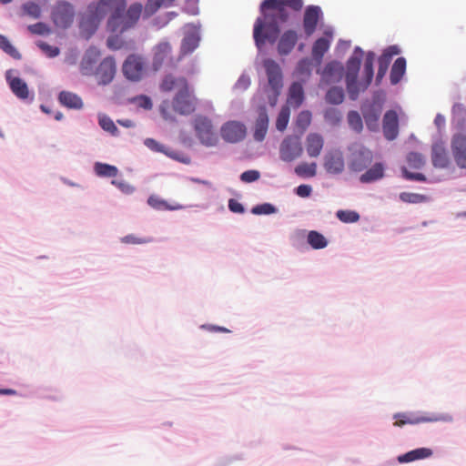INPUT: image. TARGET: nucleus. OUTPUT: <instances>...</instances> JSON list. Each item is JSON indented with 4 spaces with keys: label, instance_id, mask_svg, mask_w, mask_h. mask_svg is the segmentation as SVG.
<instances>
[{
    "label": "nucleus",
    "instance_id": "obj_1",
    "mask_svg": "<svg viewBox=\"0 0 466 466\" xmlns=\"http://www.w3.org/2000/svg\"><path fill=\"white\" fill-rule=\"evenodd\" d=\"M126 7L125 0H99L97 3L90 4L81 16V31L86 33L87 36L91 35L106 15L112 11L106 25L108 31L124 33L136 25L143 10L139 3L131 5L127 10Z\"/></svg>",
    "mask_w": 466,
    "mask_h": 466
},
{
    "label": "nucleus",
    "instance_id": "obj_2",
    "mask_svg": "<svg viewBox=\"0 0 466 466\" xmlns=\"http://www.w3.org/2000/svg\"><path fill=\"white\" fill-rule=\"evenodd\" d=\"M262 16L256 19L253 37L258 48L268 41L274 44L279 35V25L286 23L289 14L281 0H264L260 5Z\"/></svg>",
    "mask_w": 466,
    "mask_h": 466
},
{
    "label": "nucleus",
    "instance_id": "obj_3",
    "mask_svg": "<svg viewBox=\"0 0 466 466\" xmlns=\"http://www.w3.org/2000/svg\"><path fill=\"white\" fill-rule=\"evenodd\" d=\"M161 90L169 92L177 89L172 102L164 101L160 106V113L166 120H173L171 109L174 112L187 116L196 110L197 98L190 90L187 80L185 77L167 76L161 83Z\"/></svg>",
    "mask_w": 466,
    "mask_h": 466
},
{
    "label": "nucleus",
    "instance_id": "obj_4",
    "mask_svg": "<svg viewBox=\"0 0 466 466\" xmlns=\"http://www.w3.org/2000/svg\"><path fill=\"white\" fill-rule=\"evenodd\" d=\"M362 56L363 51L360 47L357 46L354 50L353 56L347 61L346 86L349 96L353 100L357 98L360 89L365 90L370 85L373 78V63L375 60V54L373 52H368L363 70L365 81L360 85L357 82Z\"/></svg>",
    "mask_w": 466,
    "mask_h": 466
},
{
    "label": "nucleus",
    "instance_id": "obj_5",
    "mask_svg": "<svg viewBox=\"0 0 466 466\" xmlns=\"http://www.w3.org/2000/svg\"><path fill=\"white\" fill-rule=\"evenodd\" d=\"M194 129L201 144L206 147H214L217 145L218 137L214 131L212 122L209 118L203 116H196L194 119Z\"/></svg>",
    "mask_w": 466,
    "mask_h": 466
},
{
    "label": "nucleus",
    "instance_id": "obj_6",
    "mask_svg": "<svg viewBox=\"0 0 466 466\" xmlns=\"http://www.w3.org/2000/svg\"><path fill=\"white\" fill-rule=\"evenodd\" d=\"M75 8L72 4L66 1H59L53 7L51 18L59 28H68L75 19Z\"/></svg>",
    "mask_w": 466,
    "mask_h": 466
},
{
    "label": "nucleus",
    "instance_id": "obj_7",
    "mask_svg": "<svg viewBox=\"0 0 466 466\" xmlns=\"http://www.w3.org/2000/svg\"><path fill=\"white\" fill-rule=\"evenodd\" d=\"M351 157L350 168L355 172H360L367 168L372 162V151L362 145L355 144L350 148Z\"/></svg>",
    "mask_w": 466,
    "mask_h": 466
},
{
    "label": "nucleus",
    "instance_id": "obj_8",
    "mask_svg": "<svg viewBox=\"0 0 466 466\" xmlns=\"http://www.w3.org/2000/svg\"><path fill=\"white\" fill-rule=\"evenodd\" d=\"M146 64L142 56L132 54L125 60L122 71L124 76L131 81H138L145 72Z\"/></svg>",
    "mask_w": 466,
    "mask_h": 466
},
{
    "label": "nucleus",
    "instance_id": "obj_9",
    "mask_svg": "<svg viewBox=\"0 0 466 466\" xmlns=\"http://www.w3.org/2000/svg\"><path fill=\"white\" fill-rule=\"evenodd\" d=\"M268 85L275 93V96H279L282 86V72L279 65L273 59L268 58L263 61Z\"/></svg>",
    "mask_w": 466,
    "mask_h": 466
},
{
    "label": "nucleus",
    "instance_id": "obj_10",
    "mask_svg": "<svg viewBox=\"0 0 466 466\" xmlns=\"http://www.w3.org/2000/svg\"><path fill=\"white\" fill-rule=\"evenodd\" d=\"M222 138L228 143L243 140L247 134L246 126L238 121H228L220 129Z\"/></svg>",
    "mask_w": 466,
    "mask_h": 466
},
{
    "label": "nucleus",
    "instance_id": "obj_11",
    "mask_svg": "<svg viewBox=\"0 0 466 466\" xmlns=\"http://www.w3.org/2000/svg\"><path fill=\"white\" fill-rule=\"evenodd\" d=\"M302 147L297 137H286L280 145V157L286 162L293 161L302 154Z\"/></svg>",
    "mask_w": 466,
    "mask_h": 466
},
{
    "label": "nucleus",
    "instance_id": "obj_12",
    "mask_svg": "<svg viewBox=\"0 0 466 466\" xmlns=\"http://www.w3.org/2000/svg\"><path fill=\"white\" fill-rule=\"evenodd\" d=\"M116 72L115 59L111 56L104 58L97 66L95 76L98 85H108L112 82Z\"/></svg>",
    "mask_w": 466,
    "mask_h": 466
},
{
    "label": "nucleus",
    "instance_id": "obj_13",
    "mask_svg": "<svg viewBox=\"0 0 466 466\" xmlns=\"http://www.w3.org/2000/svg\"><path fill=\"white\" fill-rule=\"evenodd\" d=\"M322 16V12L318 5H309L303 15V29L307 36H310L315 32L319 21Z\"/></svg>",
    "mask_w": 466,
    "mask_h": 466
},
{
    "label": "nucleus",
    "instance_id": "obj_14",
    "mask_svg": "<svg viewBox=\"0 0 466 466\" xmlns=\"http://www.w3.org/2000/svg\"><path fill=\"white\" fill-rule=\"evenodd\" d=\"M324 167L329 174L338 175L345 167L343 154L339 150H330L324 157Z\"/></svg>",
    "mask_w": 466,
    "mask_h": 466
},
{
    "label": "nucleus",
    "instance_id": "obj_15",
    "mask_svg": "<svg viewBox=\"0 0 466 466\" xmlns=\"http://www.w3.org/2000/svg\"><path fill=\"white\" fill-rule=\"evenodd\" d=\"M451 151L458 167L466 168V136L457 134L451 140Z\"/></svg>",
    "mask_w": 466,
    "mask_h": 466
},
{
    "label": "nucleus",
    "instance_id": "obj_16",
    "mask_svg": "<svg viewBox=\"0 0 466 466\" xmlns=\"http://www.w3.org/2000/svg\"><path fill=\"white\" fill-rule=\"evenodd\" d=\"M382 130L384 137L388 140H393L399 134V117L394 110H389L385 113L382 122Z\"/></svg>",
    "mask_w": 466,
    "mask_h": 466
},
{
    "label": "nucleus",
    "instance_id": "obj_17",
    "mask_svg": "<svg viewBox=\"0 0 466 466\" xmlns=\"http://www.w3.org/2000/svg\"><path fill=\"white\" fill-rule=\"evenodd\" d=\"M6 81L12 92L19 98H26L28 96V87L25 81L15 76L13 69L7 70L5 73Z\"/></svg>",
    "mask_w": 466,
    "mask_h": 466
},
{
    "label": "nucleus",
    "instance_id": "obj_18",
    "mask_svg": "<svg viewBox=\"0 0 466 466\" xmlns=\"http://www.w3.org/2000/svg\"><path fill=\"white\" fill-rule=\"evenodd\" d=\"M343 71L344 67L341 63L331 61L325 66L321 73L322 79L328 84L337 83L342 78Z\"/></svg>",
    "mask_w": 466,
    "mask_h": 466
},
{
    "label": "nucleus",
    "instance_id": "obj_19",
    "mask_svg": "<svg viewBox=\"0 0 466 466\" xmlns=\"http://www.w3.org/2000/svg\"><path fill=\"white\" fill-rule=\"evenodd\" d=\"M298 42V34L295 30H287L279 37L278 52L280 56L289 55Z\"/></svg>",
    "mask_w": 466,
    "mask_h": 466
},
{
    "label": "nucleus",
    "instance_id": "obj_20",
    "mask_svg": "<svg viewBox=\"0 0 466 466\" xmlns=\"http://www.w3.org/2000/svg\"><path fill=\"white\" fill-rule=\"evenodd\" d=\"M306 151L309 157H318L324 147V138L318 133H309L306 137Z\"/></svg>",
    "mask_w": 466,
    "mask_h": 466
},
{
    "label": "nucleus",
    "instance_id": "obj_21",
    "mask_svg": "<svg viewBox=\"0 0 466 466\" xmlns=\"http://www.w3.org/2000/svg\"><path fill=\"white\" fill-rule=\"evenodd\" d=\"M268 127V116L265 107H261L255 122L253 137L256 141L264 140Z\"/></svg>",
    "mask_w": 466,
    "mask_h": 466
},
{
    "label": "nucleus",
    "instance_id": "obj_22",
    "mask_svg": "<svg viewBox=\"0 0 466 466\" xmlns=\"http://www.w3.org/2000/svg\"><path fill=\"white\" fill-rule=\"evenodd\" d=\"M145 145L153 151L164 153L171 158L177 159L182 163L188 164L190 162V158L188 157H180L177 152L167 149L164 145L158 143L153 138H147L145 140Z\"/></svg>",
    "mask_w": 466,
    "mask_h": 466
},
{
    "label": "nucleus",
    "instance_id": "obj_23",
    "mask_svg": "<svg viewBox=\"0 0 466 466\" xmlns=\"http://www.w3.org/2000/svg\"><path fill=\"white\" fill-rule=\"evenodd\" d=\"M394 419L396 421L394 422V426L402 427L406 424H419L421 422L434 421L437 420V418H428L424 416H418L412 413H398L394 415Z\"/></svg>",
    "mask_w": 466,
    "mask_h": 466
},
{
    "label": "nucleus",
    "instance_id": "obj_24",
    "mask_svg": "<svg viewBox=\"0 0 466 466\" xmlns=\"http://www.w3.org/2000/svg\"><path fill=\"white\" fill-rule=\"evenodd\" d=\"M59 103L70 109H81L83 101L79 96L69 91H61L58 95Z\"/></svg>",
    "mask_w": 466,
    "mask_h": 466
},
{
    "label": "nucleus",
    "instance_id": "obj_25",
    "mask_svg": "<svg viewBox=\"0 0 466 466\" xmlns=\"http://www.w3.org/2000/svg\"><path fill=\"white\" fill-rule=\"evenodd\" d=\"M432 455V451L429 448H418L412 450L410 451L406 452L405 454L400 455L398 457V461L400 463H408L418 460H422L429 458Z\"/></svg>",
    "mask_w": 466,
    "mask_h": 466
},
{
    "label": "nucleus",
    "instance_id": "obj_26",
    "mask_svg": "<svg viewBox=\"0 0 466 466\" xmlns=\"http://www.w3.org/2000/svg\"><path fill=\"white\" fill-rule=\"evenodd\" d=\"M304 100V90L303 86L299 82H294L289 89L288 103L294 108H298L301 106Z\"/></svg>",
    "mask_w": 466,
    "mask_h": 466
},
{
    "label": "nucleus",
    "instance_id": "obj_27",
    "mask_svg": "<svg viewBox=\"0 0 466 466\" xmlns=\"http://www.w3.org/2000/svg\"><path fill=\"white\" fill-rule=\"evenodd\" d=\"M147 204L154 209L164 211V210H179L184 208V207L178 203L168 204L165 199L160 198L157 195H151L147 198Z\"/></svg>",
    "mask_w": 466,
    "mask_h": 466
},
{
    "label": "nucleus",
    "instance_id": "obj_28",
    "mask_svg": "<svg viewBox=\"0 0 466 466\" xmlns=\"http://www.w3.org/2000/svg\"><path fill=\"white\" fill-rule=\"evenodd\" d=\"M384 177V165L382 163H375L370 168L360 177L362 183H371Z\"/></svg>",
    "mask_w": 466,
    "mask_h": 466
},
{
    "label": "nucleus",
    "instance_id": "obj_29",
    "mask_svg": "<svg viewBox=\"0 0 466 466\" xmlns=\"http://www.w3.org/2000/svg\"><path fill=\"white\" fill-rule=\"evenodd\" d=\"M329 41L324 37H320L314 42L311 55L318 66L320 65L325 53L329 48Z\"/></svg>",
    "mask_w": 466,
    "mask_h": 466
},
{
    "label": "nucleus",
    "instance_id": "obj_30",
    "mask_svg": "<svg viewBox=\"0 0 466 466\" xmlns=\"http://www.w3.org/2000/svg\"><path fill=\"white\" fill-rule=\"evenodd\" d=\"M432 164L437 167H446L449 164V157L446 149L441 145L432 147Z\"/></svg>",
    "mask_w": 466,
    "mask_h": 466
},
{
    "label": "nucleus",
    "instance_id": "obj_31",
    "mask_svg": "<svg viewBox=\"0 0 466 466\" xmlns=\"http://www.w3.org/2000/svg\"><path fill=\"white\" fill-rule=\"evenodd\" d=\"M406 71V59L404 57H399L395 60L390 70V82L392 85L398 84Z\"/></svg>",
    "mask_w": 466,
    "mask_h": 466
},
{
    "label": "nucleus",
    "instance_id": "obj_32",
    "mask_svg": "<svg viewBox=\"0 0 466 466\" xmlns=\"http://www.w3.org/2000/svg\"><path fill=\"white\" fill-rule=\"evenodd\" d=\"M168 59H171V46L167 42L159 43L155 48V64L161 65Z\"/></svg>",
    "mask_w": 466,
    "mask_h": 466
},
{
    "label": "nucleus",
    "instance_id": "obj_33",
    "mask_svg": "<svg viewBox=\"0 0 466 466\" xmlns=\"http://www.w3.org/2000/svg\"><path fill=\"white\" fill-rule=\"evenodd\" d=\"M308 243L314 249H321L328 246L326 238L318 231L311 230L308 234Z\"/></svg>",
    "mask_w": 466,
    "mask_h": 466
},
{
    "label": "nucleus",
    "instance_id": "obj_34",
    "mask_svg": "<svg viewBox=\"0 0 466 466\" xmlns=\"http://www.w3.org/2000/svg\"><path fill=\"white\" fill-rule=\"evenodd\" d=\"M295 173L301 177H313L317 173L316 163H300L295 167Z\"/></svg>",
    "mask_w": 466,
    "mask_h": 466
},
{
    "label": "nucleus",
    "instance_id": "obj_35",
    "mask_svg": "<svg viewBox=\"0 0 466 466\" xmlns=\"http://www.w3.org/2000/svg\"><path fill=\"white\" fill-rule=\"evenodd\" d=\"M95 171L97 176L106 177H115L118 173L116 167L104 163H96Z\"/></svg>",
    "mask_w": 466,
    "mask_h": 466
},
{
    "label": "nucleus",
    "instance_id": "obj_36",
    "mask_svg": "<svg viewBox=\"0 0 466 466\" xmlns=\"http://www.w3.org/2000/svg\"><path fill=\"white\" fill-rule=\"evenodd\" d=\"M290 116V110L289 106H284L281 107L277 120H276V128L279 131H284L289 124Z\"/></svg>",
    "mask_w": 466,
    "mask_h": 466
},
{
    "label": "nucleus",
    "instance_id": "obj_37",
    "mask_svg": "<svg viewBox=\"0 0 466 466\" xmlns=\"http://www.w3.org/2000/svg\"><path fill=\"white\" fill-rule=\"evenodd\" d=\"M344 93L339 87H331L326 94V101L329 104L339 105L343 102Z\"/></svg>",
    "mask_w": 466,
    "mask_h": 466
},
{
    "label": "nucleus",
    "instance_id": "obj_38",
    "mask_svg": "<svg viewBox=\"0 0 466 466\" xmlns=\"http://www.w3.org/2000/svg\"><path fill=\"white\" fill-rule=\"evenodd\" d=\"M98 123L103 130L109 132L113 136H116L118 134L116 126L109 116L106 115L99 116Z\"/></svg>",
    "mask_w": 466,
    "mask_h": 466
},
{
    "label": "nucleus",
    "instance_id": "obj_39",
    "mask_svg": "<svg viewBox=\"0 0 466 466\" xmlns=\"http://www.w3.org/2000/svg\"><path fill=\"white\" fill-rule=\"evenodd\" d=\"M0 48L15 59L21 57L16 48L13 46L10 41L3 35H0Z\"/></svg>",
    "mask_w": 466,
    "mask_h": 466
},
{
    "label": "nucleus",
    "instance_id": "obj_40",
    "mask_svg": "<svg viewBox=\"0 0 466 466\" xmlns=\"http://www.w3.org/2000/svg\"><path fill=\"white\" fill-rule=\"evenodd\" d=\"M400 199L405 203L418 204L427 200V197L418 193L402 192L400 194Z\"/></svg>",
    "mask_w": 466,
    "mask_h": 466
},
{
    "label": "nucleus",
    "instance_id": "obj_41",
    "mask_svg": "<svg viewBox=\"0 0 466 466\" xmlns=\"http://www.w3.org/2000/svg\"><path fill=\"white\" fill-rule=\"evenodd\" d=\"M407 162L410 167L415 169L421 168L425 164L423 156L417 152L409 153L407 156Z\"/></svg>",
    "mask_w": 466,
    "mask_h": 466
},
{
    "label": "nucleus",
    "instance_id": "obj_42",
    "mask_svg": "<svg viewBox=\"0 0 466 466\" xmlns=\"http://www.w3.org/2000/svg\"><path fill=\"white\" fill-rule=\"evenodd\" d=\"M336 215L344 223H354L360 219V215L352 210H339Z\"/></svg>",
    "mask_w": 466,
    "mask_h": 466
},
{
    "label": "nucleus",
    "instance_id": "obj_43",
    "mask_svg": "<svg viewBox=\"0 0 466 466\" xmlns=\"http://www.w3.org/2000/svg\"><path fill=\"white\" fill-rule=\"evenodd\" d=\"M348 121L350 127L355 131L360 132L363 127L361 117L356 111H350L348 114Z\"/></svg>",
    "mask_w": 466,
    "mask_h": 466
},
{
    "label": "nucleus",
    "instance_id": "obj_44",
    "mask_svg": "<svg viewBox=\"0 0 466 466\" xmlns=\"http://www.w3.org/2000/svg\"><path fill=\"white\" fill-rule=\"evenodd\" d=\"M198 44V38L194 35H188L183 39L181 48L185 53L192 52Z\"/></svg>",
    "mask_w": 466,
    "mask_h": 466
},
{
    "label": "nucleus",
    "instance_id": "obj_45",
    "mask_svg": "<svg viewBox=\"0 0 466 466\" xmlns=\"http://www.w3.org/2000/svg\"><path fill=\"white\" fill-rule=\"evenodd\" d=\"M35 45L39 49L46 55L48 57H55L59 54V48L56 46H50L43 41H36Z\"/></svg>",
    "mask_w": 466,
    "mask_h": 466
},
{
    "label": "nucleus",
    "instance_id": "obj_46",
    "mask_svg": "<svg viewBox=\"0 0 466 466\" xmlns=\"http://www.w3.org/2000/svg\"><path fill=\"white\" fill-rule=\"evenodd\" d=\"M311 122V113L308 110L301 111L296 120V124L299 127L305 130Z\"/></svg>",
    "mask_w": 466,
    "mask_h": 466
},
{
    "label": "nucleus",
    "instance_id": "obj_47",
    "mask_svg": "<svg viewBox=\"0 0 466 466\" xmlns=\"http://www.w3.org/2000/svg\"><path fill=\"white\" fill-rule=\"evenodd\" d=\"M311 71V61L309 58L301 59L297 66L296 72L299 76H309Z\"/></svg>",
    "mask_w": 466,
    "mask_h": 466
},
{
    "label": "nucleus",
    "instance_id": "obj_48",
    "mask_svg": "<svg viewBox=\"0 0 466 466\" xmlns=\"http://www.w3.org/2000/svg\"><path fill=\"white\" fill-rule=\"evenodd\" d=\"M252 213L256 215H269L276 211V208L273 205L269 203H264L261 205H258L252 208Z\"/></svg>",
    "mask_w": 466,
    "mask_h": 466
},
{
    "label": "nucleus",
    "instance_id": "obj_49",
    "mask_svg": "<svg viewBox=\"0 0 466 466\" xmlns=\"http://www.w3.org/2000/svg\"><path fill=\"white\" fill-rule=\"evenodd\" d=\"M162 3L159 0H147L145 5V15L146 16H151L154 15L161 6Z\"/></svg>",
    "mask_w": 466,
    "mask_h": 466
},
{
    "label": "nucleus",
    "instance_id": "obj_50",
    "mask_svg": "<svg viewBox=\"0 0 466 466\" xmlns=\"http://www.w3.org/2000/svg\"><path fill=\"white\" fill-rule=\"evenodd\" d=\"M51 33V28L45 23H36L31 25V34L39 35H47Z\"/></svg>",
    "mask_w": 466,
    "mask_h": 466
},
{
    "label": "nucleus",
    "instance_id": "obj_51",
    "mask_svg": "<svg viewBox=\"0 0 466 466\" xmlns=\"http://www.w3.org/2000/svg\"><path fill=\"white\" fill-rule=\"evenodd\" d=\"M390 63V61L388 60V58L383 57L381 56L379 57V68H378V73H377V81H380L384 77V76L388 70Z\"/></svg>",
    "mask_w": 466,
    "mask_h": 466
},
{
    "label": "nucleus",
    "instance_id": "obj_52",
    "mask_svg": "<svg viewBox=\"0 0 466 466\" xmlns=\"http://www.w3.org/2000/svg\"><path fill=\"white\" fill-rule=\"evenodd\" d=\"M149 241V238H138L135 235H127L121 238V242L125 244H145Z\"/></svg>",
    "mask_w": 466,
    "mask_h": 466
},
{
    "label": "nucleus",
    "instance_id": "obj_53",
    "mask_svg": "<svg viewBox=\"0 0 466 466\" xmlns=\"http://www.w3.org/2000/svg\"><path fill=\"white\" fill-rule=\"evenodd\" d=\"M133 101L139 106L144 109H151L152 108V101L147 96H138L133 98Z\"/></svg>",
    "mask_w": 466,
    "mask_h": 466
},
{
    "label": "nucleus",
    "instance_id": "obj_54",
    "mask_svg": "<svg viewBox=\"0 0 466 466\" xmlns=\"http://www.w3.org/2000/svg\"><path fill=\"white\" fill-rule=\"evenodd\" d=\"M259 172L257 170H248L241 174L240 179L246 183H251L259 178Z\"/></svg>",
    "mask_w": 466,
    "mask_h": 466
},
{
    "label": "nucleus",
    "instance_id": "obj_55",
    "mask_svg": "<svg viewBox=\"0 0 466 466\" xmlns=\"http://www.w3.org/2000/svg\"><path fill=\"white\" fill-rule=\"evenodd\" d=\"M107 46L111 49H120L123 46V40L118 35H111L106 41Z\"/></svg>",
    "mask_w": 466,
    "mask_h": 466
},
{
    "label": "nucleus",
    "instance_id": "obj_56",
    "mask_svg": "<svg viewBox=\"0 0 466 466\" xmlns=\"http://www.w3.org/2000/svg\"><path fill=\"white\" fill-rule=\"evenodd\" d=\"M111 183L125 194H130L134 191V187L125 181L112 180Z\"/></svg>",
    "mask_w": 466,
    "mask_h": 466
},
{
    "label": "nucleus",
    "instance_id": "obj_57",
    "mask_svg": "<svg viewBox=\"0 0 466 466\" xmlns=\"http://www.w3.org/2000/svg\"><path fill=\"white\" fill-rule=\"evenodd\" d=\"M281 3L294 11H299L303 6V0H281Z\"/></svg>",
    "mask_w": 466,
    "mask_h": 466
},
{
    "label": "nucleus",
    "instance_id": "obj_58",
    "mask_svg": "<svg viewBox=\"0 0 466 466\" xmlns=\"http://www.w3.org/2000/svg\"><path fill=\"white\" fill-rule=\"evenodd\" d=\"M400 52V48L397 46H390L384 51L381 56L388 58V60L391 61L393 56L399 55Z\"/></svg>",
    "mask_w": 466,
    "mask_h": 466
},
{
    "label": "nucleus",
    "instance_id": "obj_59",
    "mask_svg": "<svg viewBox=\"0 0 466 466\" xmlns=\"http://www.w3.org/2000/svg\"><path fill=\"white\" fill-rule=\"evenodd\" d=\"M250 85V78L246 75H242L236 83V88L246 90Z\"/></svg>",
    "mask_w": 466,
    "mask_h": 466
},
{
    "label": "nucleus",
    "instance_id": "obj_60",
    "mask_svg": "<svg viewBox=\"0 0 466 466\" xmlns=\"http://www.w3.org/2000/svg\"><path fill=\"white\" fill-rule=\"evenodd\" d=\"M228 208L234 213H243L245 210L241 203L232 198L228 201Z\"/></svg>",
    "mask_w": 466,
    "mask_h": 466
},
{
    "label": "nucleus",
    "instance_id": "obj_61",
    "mask_svg": "<svg viewBox=\"0 0 466 466\" xmlns=\"http://www.w3.org/2000/svg\"><path fill=\"white\" fill-rule=\"evenodd\" d=\"M403 175L406 179L409 180H416V181H425L426 177L421 173H411L408 172L406 169L403 170Z\"/></svg>",
    "mask_w": 466,
    "mask_h": 466
},
{
    "label": "nucleus",
    "instance_id": "obj_62",
    "mask_svg": "<svg viewBox=\"0 0 466 466\" xmlns=\"http://www.w3.org/2000/svg\"><path fill=\"white\" fill-rule=\"evenodd\" d=\"M311 187L309 185H300L296 188V193L301 198H307L311 194Z\"/></svg>",
    "mask_w": 466,
    "mask_h": 466
},
{
    "label": "nucleus",
    "instance_id": "obj_63",
    "mask_svg": "<svg viewBox=\"0 0 466 466\" xmlns=\"http://www.w3.org/2000/svg\"><path fill=\"white\" fill-rule=\"evenodd\" d=\"M91 64H92V61L89 57H85L81 63V69H82V73L84 75H90L91 74Z\"/></svg>",
    "mask_w": 466,
    "mask_h": 466
},
{
    "label": "nucleus",
    "instance_id": "obj_64",
    "mask_svg": "<svg viewBox=\"0 0 466 466\" xmlns=\"http://www.w3.org/2000/svg\"><path fill=\"white\" fill-rule=\"evenodd\" d=\"M41 15V8L39 5L31 3V17L38 18Z\"/></svg>",
    "mask_w": 466,
    "mask_h": 466
}]
</instances>
